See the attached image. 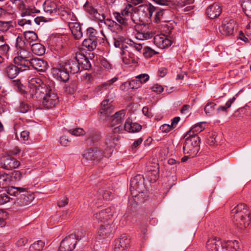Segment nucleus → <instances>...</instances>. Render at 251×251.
<instances>
[{"instance_id": "1", "label": "nucleus", "mask_w": 251, "mask_h": 251, "mask_svg": "<svg viewBox=\"0 0 251 251\" xmlns=\"http://www.w3.org/2000/svg\"><path fill=\"white\" fill-rule=\"evenodd\" d=\"M81 71L79 63L74 59L60 62L56 67L51 69V74L54 78L63 82L69 79V73L75 74Z\"/></svg>"}, {"instance_id": "2", "label": "nucleus", "mask_w": 251, "mask_h": 251, "mask_svg": "<svg viewBox=\"0 0 251 251\" xmlns=\"http://www.w3.org/2000/svg\"><path fill=\"white\" fill-rule=\"evenodd\" d=\"M126 114L125 110H121L117 112L111 117V126L112 132L114 133L109 134L105 140V144L108 148L114 147L119 141L118 136L116 135L124 130L122 123Z\"/></svg>"}, {"instance_id": "3", "label": "nucleus", "mask_w": 251, "mask_h": 251, "mask_svg": "<svg viewBox=\"0 0 251 251\" xmlns=\"http://www.w3.org/2000/svg\"><path fill=\"white\" fill-rule=\"evenodd\" d=\"M231 217L233 223L239 228L245 229L251 221V212L243 203L236 205L231 211Z\"/></svg>"}, {"instance_id": "4", "label": "nucleus", "mask_w": 251, "mask_h": 251, "mask_svg": "<svg viewBox=\"0 0 251 251\" xmlns=\"http://www.w3.org/2000/svg\"><path fill=\"white\" fill-rule=\"evenodd\" d=\"M47 87L39 77L28 79L27 96L25 98L33 101H39L42 99L47 93Z\"/></svg>"}, {"instance_id": "5", "label": "nucleus", "mask_w": 251, "mask_h": 251, "mask_svg": "<svg viewBox=\"0 0 251 251\" xmlns=\"http://www.w3.org/2000/svg\"><path fill=\"white\" fill-rule=\"evenodd\" d=\"M6 192L8 195L17 197L14 203L21 206L29 204L34 199V194L25 188L10 186Z\"/></svg>"}, {"instance_id": "6", "label": "nucleus", "mask_w": 251, "mask_h": 251, "mask_svg": "<svg viewBox=\"0 0 251 251\" xmlns=\"http://www.w3.org/2000/svg\"><path fill=\"white\" fill-rule=\"evenodd\" d=\"M208 251H235L239 249L237 241L225 242L220 238L213 237L209 239L206 245Z\"/></svg>"}, {"instance_id": "7", "label": "nucleus", "mask_w": 251, "mask_h": 251, "mask_svg": "<svg viewBox=\"0 0 251 251\" xmlns=\"http://www.w3.org/2000/svg\"><path fill=\"white\" fill-rule=\"evenodd\" d=\"M185 141L183 146L184 154H187L190 157H194L198 153L200 149V139L198 135H191L186 133L184 137Z\"/></svg>"}, {"instance_id": "8", "label": "nucleus", "mask_w": 251, "mask_h": 251, "mask_svg": "<svg viewBox=\"0 0 251 251\" xmlns=\"http://www.w3.org/2000/svg\"><path fill=\"white\" fill-rule=\"evenodd\" d=\"M114 45L115 48L121 49V53L126 54V51H132L135 49L137 51L141 52L143 48L142 45L140 43H136L132 40L126 39L122 36H118L114 38Z\"/></svg>"}, {"instance_id": "9", "label": "nucleus", "mask_w": 251, "mask_h": 251, "mask_svg": "<svg viewBox=\"0 0 251 251\" xmlns=\"http://www.w3.org/2000/svg\"><path fill=\"white\" fill-rule=\"evenodd\" d=\"M134 8L131 4L128 3L120 12H114L113 13L114 18L121 25H127L131 21H134L133 17Z\"/></svg>"}, {"instance_id": "10", "label": "nucleus", "mask_w": 251, "mask_h": 251, "mask_svg": "<svg viewBox=\"0 0 251 251\" xmlns=\"http://www.w3.org/2000/svg\"><path fill=\"white\" fill-rule=\"evenodd\" d=\"M114 212V208L109 207L96 213L93 216V219L98 223L101 222V224L107 223V222L112 221V218Z\"/></svg>"}, {"instance_id": "11", "label": "nucleus", "mask_w": 251, "mask_h": 251, "mask_svg": "<svg viewBox=\"0 0 251 251\" xmlns=\"http://www.w3.org/2000/svg\"><path fill=\"white\" fill-rule=\"evenodd\" d=\"M28 49L17 50V56L14 58L15 64L27 69L28 63L30 60V53Z\"/></svg>"}, {"instance_id": "12", "label": "nucleus", "mask_w": 251, "mask_h": 251, "mask_svg": "<svg viewBox=\"0 0 251 251\" xmlns=\"http://www.w3.org/2000/svg\"><path fill=\"white\" fill-rule=\"evenodd\" d=\"M115 98L114 93L107 96L105 100L101 102V108L100 111V116L108 117L113 112L114 107L111 103L113 102Z\"/></svg>"}, {"instance_id": "13", "label": "nucleus", "mask_w": 251, "mask_h": 251, "mask_svg": "<svg viewBox=\"0 0 251 251\" xmlns=\"http://www.w3.org/2000/svg\"><path fill=\"white\" fill-rule=\"evenodd\" d=\"M20 164L19 161L9 155L3 156L0 158V167L7 170L17 168Z\"/></svg>"}, {"instance_id": "14", "label": "nucleus", "mask_w": 251, "mask_h": 251, "mask_svg": "<svg viewBox=\"0 0 251 251\" xmlns=\"http://www.w3.org/2000/svg\"><path fill=\"white\" fill-rule=\"evenodd\" d=\"M42 103L44 106L48 109L54 107L57 102L58 97L51 89H47V93L42 98Z\"/></svg>"}, {"instance_id": "15", "label": "nucleus", "mask_w": 251, "mask_h": 251, "mask_svg": "<svg viewBox=\"0 0 251 251\" xmlns=\"http://www.w3.org/2000/svg\"><path fill=\"white\" fill-rule=\"evenodd\" d=\"M76 243L75 235L71 234L61 241L59 250L60 251H71L75 249Z\"/></svg>"}, {"instance_id": "16", "label": "nucleus", "mask_w": 251, "mask_h": 251, "mask_svg": "<svg viewBox=\"0 0 251 251\" xmlns=\"http://www.w3.org/2000/svg\"><path fill=\"white\" fill-rule=\"evenodd\" d=\"M236 25L235 22L232 19H225L219 26L220 32L226 36L231 35L233 34Z\"/></svg>"}, {"instance_id": "17", "label": "nucleus", "mask_w": 251, "mask_h": 251, "mask_svg": "<svg viewBox=\"0 0 251 251\" xmlns=\"http://www.w3.org/2000/svg\"><path fill=\"white\" fill-rule=\"evenodd\" d=\"M27 69L17 65L9 64L3 69V73L10 79L15 78L20 72L26 71Z\"/></svg>"}, {"instance_id": "18", "label": "nucleus", "mask_w": 251, "mask_h": 251, "mask_svg": "<svg viewBox=\"0 0 251 251\" xmlns=\"http://www.w3.org/2000/svg\"><path fill=\"white\" fill-rule=\"evenodd\" d=\"M137 12L143 19L142 20L148 21V20L151 19L155 10L154 7L151 5L142 4L138 7Z\"/></svg>"}, {"instance_id": "19", "label": "nucleus", "mask_w": 251, "mask_h": 251, "mask_svg": "<svg viewBox=\"0 0 251 251\" xmlns=\"http://www.w3.org/2000/svg\"><path fill=\"white\" fill-rule=\"evenodd\" d=\"M103 151L98 148H91L83 154V157L86 160L100 161L104 156Z\"/></svg>"}, {"instance_id": "20", "label": "nucleus", "mask_w": 251, "mask_h": 251, "mask_svg": "<svg viewBox=\"0 0 251 251\" xmlns=\"http://www.w3.org/2000/svg\"><path fill=\"white\" fill-rule=\"evenodd\" d=\"M131 187L139 192V195L135 197H139L143 193L142 191L144 187V177L142 175H137L132 177L130 181Z\"/></svg>"}, {"instance_id": "21", "label": "nucleus", "mask_w": 251, "mask_h": 251, "mask_svg": "<svg viewBox=\"0 0 251 251\" xmlns=\"http://www.w3.org/2000/svg\"><path fill=\"white\" fill-rule=\"evenodd\" d=\"M30 67L39 72H44L48 68L47 63L39 58H32L30 59L28 63L27 70L30 69Z\"/></svg>"}, {"instance_id": "22", "label": "nucleus", "mask_w": 251, "mask_h": 251, "mask_svg": "<svg viewBox=\"0 0 251 251\" xmlns=\"http://www.w3.org/2000/svg\"><path fill=\"white\" fill-rule=\"evenodd\" d=\"M154 43L159 48L163 49L170 46L172 42L167 35L165 34H157L154 37Z\"/></svg>"}, {"instance_id": "23", "label": "nucleus", "mask_w": 251, "mask_h": 251, "mask_svg": "<svg viewBox=\"0 0 251 251\" xmlns=\"http://www.w3.org/2000/svg\"><path fill=\"white\" fill-rule=\"evenodd\" d=\"M130 243L128 236L123 234L115 244L114 251H123L127 248Z\"/></svg>"}, {"instance_id": "24", "label": "nucleus", "mask_w": 251, "mask_h": 251, "mask_svg": "<svg viewBox=\"0 0 251 251\" xmlns=\"http://www.w3.org/2000/svg\"><path fill=\"white\" fill-rule=\"evenodd\" d=\"M112 222H107V223L100 225L99 235L101 239H104L108 238L111 234L113 231L111 225Z\"/></svg>"}, {"instance_id": "25", "label": "nucleus", "mask_w": 251, "mask_h": 251, "mask_svg": "<svg viewBox=\"0 0 251 251\" xmlns=\"http://www.w3.org/2000/svg\"><path fill=\"white\" fill-rule=\"evenodd\" d=\"M123 128L127 132L134 133L139 132L142 127L139 124L133 123L132 120L129 118L126 120Z\"/></svg>"}, {"instance_id": "26", "label": "nucleus", "mask_w": 251, "mask_h": 251, "mask_svg": "<svg viewBox=\"0 0 251 251\" xmlns=\"http://www.w3.org/2000/svg\"><path fill=\"white\" fill-rule=\"evenodd\" d=\"M222 12L221 6L214 3L210 5L206 9V13L210 19H214L219 16Z\"/></svg>"}, {"instance_id": "27", "label": "nucleus", "mask_w": 251, "mask_h": 251, "mask_svg": "<svg viewBox=\"0 0 251 251\" xmlns=\"http://www.w3.org/2000/svg\"><path fill=\"white\" fill-rule=\"evenodd\" d=\"M69 28L75 40L80 39L83 35L80 25L77 23H70Z\"/></svg>"}, {"instance_id": "28", "label": "nucleus", "mask_w": 251, "mask_h": 251, "mask_svg": "<svg viewBox=\"0 0 251 251\" xmlns=\"http://www.w3.org/2000/svg\"><path fill=\"white\" fill-rule=\"evenodd\" d=\"M86 34L87 39H94V40L98 41H100V39L101 38L103 40L105 37L102 31L100 33H98L96 30L92 27H89L87 29Z\"/></svg>"}, {"instance_id": "29", "label": "nucleus", "mask_w": 251, "mask_h": 251, "mask_svg": "<svg viewBox=\"0 0 251 251\" xmlns=\"http://www.w3.org/2000/svg\"><path fill=\"white\" fill-rule=\"evenodd\" d=\"M155 170H148L146 174L147 179L151 182H155L159 177V165H156Z\"/></svg>"}, {"instance_id": "30", "label": "nucleus", "mask_w": 251, "mask_h": 251, "mask_svg": "<svg viewBox=\"0 0 251 251\" xmlns=\"http://www.w3.org/2000/svg\"><path fill=\"white\" fill-rule=\"evenodd\" d=\"M133 51H137V50L134 49L132 51H126V54L121 53L123 61L125 64H130L136 63V58L133 53Z\"/></svg>"}, {"instance_id": "31", "label": "nucleus", "mask_w": 251, "mask_h": 251, "mask_svg": "<svg viewBox=\"0 0 251 251\" xmlns=\"http://www.w3.org/2000/svg\"><path fill=\"white\" fill-rule=\"evenodd\" d=\"M14 29L13 22L12 21L0 20V32L6 33L12 32Z\"/></svg>"}, {"instance_id": "32", "label": "nucleus", "mask_w": 251, "mask_h": 251, "mask_svg": "<svg viewBox=\"0 0 251 251\" xmlns=\"http://www.w3.org/2000/svg\"><path fill=\"white\" fill-rule=\"evenodd\" d=\"M104 24L112 32L118 33L122 30L121 25L116 22L110 19H107L104 21Z\"/></svg>"}, {"instance_id": "33", "label": "nucleus", "mask_w": 251, "mask_h": 251, "mask_svg": "<svg viewBox=\"0 0 251 251\" xmlns=\"http://www.w3.org/2000/svg\"><path fill=\"white\" fill-rule=\"evenodd\" d=\"M19 10L21 11V16L22 17L31 16L33 18L35 14L38 12V10L35 7L32 6L26 7L25 3L24 4L23 9H19Z\"/></svg>"}, {"instance_id": "34", "label": "nucleus", "mask_w": 251, "mask_h": 251, "mask_svg": "<svg viewBox=\"0 0 251 251\" xmlns=\"http://www.w3.org/2000/svg\"><path fill=\"white\" fill-rule=\"evenodd\" d=\"M24 38L29 47L38 40L37 35L35 32L32 31H25L24 32Z\"/></svg>"}, {"instance_id": "35", "label": "nucleus", "mask_w": 251, "mask_h": 251, "mask_svg": "<svg viewBox=\"0 0 251 251\" xmlns=\"http://www.w3.org/2000/svg\"><path fill=\"white\" fill-rule=\"evenodd\" d=\"M43 8L46 13L52 14L57 12V6L55 2L47 0L44 2Z\"/></svg>"}, {"instance_id": "36", "label": "nucleus", "mask_w": 251, "mask_h": 251, "mask_svg": "<svg viewBox=\"0 0 251 251\" xmlns=\"http://www.w3.org/2000/svg\"><path fill=\"white\" fill-rule=\"evenodd\" d=\"M85 10L90 14L93 15L96 19L100 21H102L104 20L105 17L103 15H101L98 12V11L91 6L88 4H86L84 5Z\"/></svg>"}, {"instance_id": "37", "label": "nucleus", "mask_w": 251, "mask_h": 251, "mask_svg": "<svg viewBox=\"0 0 251 251\" xmlns=\"http://www.w3.org/2000/svg\"><path fill=\"white\" fill-rule=\"evenodd\" d=\"M29 47H30L32 52L37 55H42L45 52L44 46L40 43H33Z\"/></svg>"}, {"instance_id": "38", "label": "nucleus", "mask_w": 251, "mask_h": 251, "mask_svg": "<svg viewBox=\"0 0 251 251\" xmlns=\"http://www.w3.org/2000/svg\"><path fill=\"white\" fill-rule=\"evenodd\" d=\"M98 42V41L94 40V39L92 40L86 38L83 41L82 45L88 50L91 51L96 49Z\"/></svg>"}, {"instance_id": "39", "label": "nucleus", "mask_w": 251, "mask_h": 251, "mask_svg": "<svg viewBox=\"0 0 251 251\" xmlns=\"http://www.w3.org/2000/svg\"><path fill=\"white\" fill-rule=\"evenodd\" d=\"M11 176L9 174H3L0 176V188H6L9 184H12L11 182Z\"/></svg>"}, {"instance_id": "40", "label": "nucleus", "mask_w": 251, "mask_h": 251, "mask_svg": "<svg viewBox=\"0 0 251 251\" xmlns=\"http://www.w3.org/2000/svg\"><path fill=\"white\" fill-rule=\"evenodd\" d=\"M31 110L30 106L25 101H22L19 103L16 107V111L19 113L25 114Z\"/></svg>"}, {"instance_id": "41", "label": "nucleus", "mask_w": 251, "mask_h": 251, "mask_svg": "<svg viewBox=\"0 0 251 251\" xmlns=\"http://www.w3.org/2000/svg\"><path fill=\"white\" fill-rule=\"evenodd\" d=\"M202 124L203 123L196 124L186 133L191 135L194 134L198 135V133L201 132L204 129V127L202 126Z\"/></svg>"}, {"instance_id": "42", "label": "nucleus", "mask_w": 251, "mask_h": 251, "mask_svg": "<svg viewBox=\"0 0 251 251\" xmlns=\"http://www.w3.org/2000/svg\"><path fill=\"white\" fill-rule=\"evenodd\" d=\"M16 47L17 50L29 49V46L27 42L24 40L23 37L18 36L16 38Z\"/></svg>"}, {"instance_id": "43", "label": "nucleus", "mask_w": 251, "mask_h": 251, "mask_svg": "<svg viewBox=\"0 0 251 251\" xmlns=\"http://www.w3.org/2000/svg\"><path fill=\"white\" fill-rule=\"evenodd\" d=\"M243 10L246 15L251 18V0H245L242 4Z\"/></svg>"}, {"instance_id": "44", "label": "nucleus", "mask_w": 251, "mask_h": 251, "mask_svg": "<svg viewBox=\"0 0 251 251\" xmlns=\"http://www.w3.org/2000/svg\"><path fill=\"white\" fill-rule=\"evenodd\" d=\"M15 87L17 91L21 94L25 95V97L27 96L28 91L25 90V87L21 83L19 80H14L13 81Z\"/></svg>"}, {"instance_id": "45", "label": "nucleus", "mask_w": 251, "mask_h": 251, "mask_svg": "<svg viewBox=\"0 0 251 251\" xmlns=\"http://www.w3.org/2000/svg\"><path fill=\"white\" fill-rule=\"evenodd\" d=\"M126 85H128L131 89H137L142 86L140 80L137 78H135L130 81H127L125 82Z\"/></svg>"}, {"instance_id": "46", "label": "nucleus", "mask_w": 251, "mask_h": 251, "mask_svg": "<svg viewBox=\"0 0 251 251\" xmlns=\"http://www.w3.org/2000/svg\"><path fill=\"white\" fill-rule=\"evenodd\" d=\"M100 196L99 198H102L105 200H110L113 198V193L107 190L100 189L98 192Z\"/></svg>"}, {"instance_id": "47", "label": "nucleus", "mask_w": 251, "mask_h": 251, "mask_svg": "<svg viewBox=\"0 0 251 251\" xmlns=\"http://www.w3.org/2000/svg\"><path fill=\"white\" fill-rule=\"evenodd\" d=\"M45 245V243L41 240H38L34 242L29 247V251H40L42 250Z\"/></svg>"}, {"instance_id": "48", "label": "nucleus", "mask_w": 251, "mask_h": 251, "mask_svg": "<svg viewBox=\"0 0 251 251\" xmlns=\"http://www.w3.org/2000/svg\"><path fill=\"white\" fill-rule=\"evenodd\" d=\"M152 34L149 32H138L136 34V38L139 40H145L151 38Z\"/></svg>"}, {"instance_id": "49", "label": "nucleus", "mask_w": 251, "mask_h": 251, "mask_svg": "<svg viewBox=\"0 0 251 251\" xmlns=\"http://www.w3.org/2000/svg\"><path fill=\"white\" fill-rule=\"evenodd\" d=\"M157 52L149 47H145L143 50V54L146 58H150L153 55L157 54Z\"/></svg>"}, {"instance_id": "50", "label": "nucleus", "mask_w": 251, "mask_h": 251, "mask_svg": "<svg viewBox=\"0 0 251 251\" xmlns=\"http://www.w3.org/2000/svg\"><path fill=\"white\" fill-rule=\"evenodd\" d=\"M9 175L11 176V183L19 181L22 176L21 173L18 171H15Z\"/></svg>"}, {"instance_id": "51", "label": "nucleus", "mask_w": 251, "mask_h": 251, "mask_svg": "<svg viewBox=\"0 0 251 251\" xmlns=\"http://www.w3.org/2000/svg\"><path fill=\"white\" fill-rule=\"evenodd\" d=\"M236 96H237V95L236 96L233 97L232 98L230 99L226 102L225 105L220 106L218 108V110L219 111L222 110L223 111L226 112L227 108H229L231 106L232 103L235 100Z\"/></svg>"}, {"instance_id": "52", "label": "nucleus", "mask_w": 251, "mask_h": 251, "mask_svg": "<svg viewBox=\"0 0 251 251\" xmlns=\"http://www.w3.org/2000/svg\"><path fill=\"white\" fill-rule=\"evenodd\" d=\"M68 132L73 135L78 136L85 134V131L83 128H76L74 129H70Z\"/></svg>"}, {"instance_id": "53", "label": "nucleus", "mask_w": 251, "mask_h": 251, "mask_svg": "<svg viewBox=\"0 0 251 251\" xmlns=\"http://www.w3.org/2000/svg\"><path fill=\"white\" fill-rule=\"evenodd\" d=\"M91 68V64L90 60L87 57L86 59L83 61V62L80 63V69L88 70Z\"/></svg>"}, {"instance_id": "54", "label": "nucleus", "mask_w": 251, "mask_h": 251, "mask_svg": "<svg viewBox=\"0 0 251 251\" xmlns=\"http://www.w3.org/2000/svg\"><path fill=\"white\" fill-rule=\"evenodd\" d=\"M11 200H12V199L9 197L6 194H0V205L4 204L9 202Z\"/></svg>"}, {"instance_id": "55", "label": "nucleus", "mask_w": 251, "mask_h": 251, "mask_svg": "<svg viewBox=\"0 0 251 251\" xmlns=\"http://www.w3.org/2000/svg\"><path fill=\"white\" fill-rule=\"evenodd\" d=\"M216 104L214 102H209L206 104L204 108V111L207 115H211L212 113Z\"/></svg>"}, {"instance_id": "56", "label": "nucleus", "mask_w": 251, "mask_h": 251, "mask_svg": "<svg viewBox=\"0 0 251 251\" xmlns=\"http://www.w3.org/2000/svg\"><path fill=\"white\" fill-rule=\"evenodd\" d=\"M136 78L138 79L142 84L149 80L150 76L147 74H142L136 76Z\"/></svg>"}, {"instance_id": "57", "label": "nucleus", "mask_w": 251, "mask_h": 251, "mask_svg": "<svg viewBox=\"0 0 251 251\" xmlns=\"http://www.w3.org/2000/svg\"><path fill=\"white\" fill-rule=\"evenodd\" d=\"M7 216L6 213L3 211L1 209H0V226L3 227L4 226L6 223L5 222V219H6Z\"/></svg>"}, {"instance_id": "58", "label": "nucleus", "mask_w": 251, "mask_h": 251, "mask_svg": "<svg viewBox=\"0 0 251 251\" xmlns=\"http://www.w3.org/2000/svg\"><path fill=\"white\" fill-rule=\"evenodd\" d=\"M88 57H87L83 53L78 52L76 53L75 58L74 59L75 60H76L78 63H79V65L80 66V63L83 62V60L86 59Z\"/></svg>"}, {"instance_id": "59", "label": "nucleus", "mask_w": 251, "mask_h": 251, "mask_svg": "<svg viewBox=\"0 0 251 251\" xmlns=\"http://www.w3.org/2000/svg\"><path fill=\"white\" fill-rule=\"evenodd\" d=\"M173 128L171 125L164 124L160 126L159 130L162 133H167L173 129Z\"/></svg>"}, {"instance_id": "60", "label": "nucleus", "mask_w": 251, "mask_h": 251, "mask_svg": "<svg viewBox=\"0 0 251 251\" xmlns=\"http://www.w3.org/2000/svg\"><path fill=\"white\" fill-rule=\"evenodd\" d=\"M108 89L105 88L103 84L97 86L95 89V92L97 95H100L105 91H107Z\"/></svg>"}, {"instance_id": "61", "label": "nucleus", "mask_w": 251, "mask_h": 251, "mask_svg": "<svg viewBox=\"0 0 251 251\" xmlns=\"http://www.w3.org/2000/svg\"><path fill=\"white\" fill-rule=\"evenodd\" d=\"M74 234H75L76 236V240L77 242V241L81 240L84 238L86 235V233L85 231L81 230L77 231L75 233H74Z\"/></svg>"}, {"instance_id": "62", "label": "nucleus", "mask_w": 251, "mask_h": 251, "mask_svg": "<svg viewBox=\"0 0 251 251\" xmlns=\"http://www.w3.org/2000/svg\"><path fill=\"white\" fill-rule=\"evenodd\" d=\"M193 0H176V4L180 7H184L192 2Z\"/></svg>"}, {"instance_id": "63", "label": "nucleus", "mask_w": 251, "mask_h": 251, "mask_svg": "<svg viewBox=\"0 0 251 251\" xmlns=\"http://www.w3.org/2000/svg\"><path fill=\"white\" fill-rule=\"evenodd\" d=\"M68 203V199L66 197H63L60 199L57 202L58 206L61 208L64 207Z\"/></svg>"}, {"instance_id": "64", "label": "nucleus", "mask_w": 251, "mask_h": 251, "mask_svg": "<svg viewBox=\"0 0 251 251\" xmlns=\"http://www.w3.org/2000/svg\"><path fill=\"white\" fill-rule=\"evenodd\" d=\"M70 141L66 136H62L60 139V143L63 146H68L69 145Z\"/></svg>"}]
</instances>
